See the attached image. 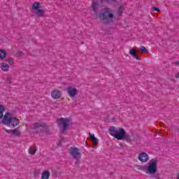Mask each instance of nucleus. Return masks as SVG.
<instances>
[{"label": "nucleus", "instance_id": "1", "mask_svg": "<svg viewBox=\"0 0 179 179\" xmlns=\"http://www.w3.org/2000/svg\"><path fill=\"white\" fill-rule=\"evenodd\" d=\"M110 135L117 139V141H122L127 139V142L131 141V136L126 135L125 130L123 128H117L114 126L109 127Z\"/></svg>", "mask_w": 179, "mask_h": 179}, {"label": "nucleus", "instance_id": "2", "mask_svg": "<svg viewBox=\"0 0 179 179\" xmlns=\"http://www.w3.org/2000/svg\"><path fill=\"white\" fill-rule=\"evenodd\" d=\"M100 20L105 22V23H113L115 20V15H114V10L110 8H106L103 13L99 14Z\"/></svg>", "mask_w": 179, "mask_h": 179}, {"label": "nucleus", "instance_id": "3", "mask_svg": "<svg viewBox=\"0 0 179 179\" xmlns=\"http://www.w3.org/2000/svg\"><path fill=\"white\" fill-rule=\"evenodd\" d=\"M3 123L4 125L9 127V128H15L20 124V120L18 118L15 117H11L9 113H6L3 118Z\"/></svg>", "mask_w": 179, "mask_h": 179}, {"label": "nucleus", "instance_id": "4", "mask_svg": "<svg viewBox=\"0 0 179 179\" xmlns=\"http://www.w3.org/2000/svg\"><path fill=\"white\" fill-rule=\"evenodd\" d=\"M157 159H152L148 163V166L145 169L146 174H155L157 172Z\"/></svg>", "mask_w": 179, "mask_h": 179}, {"label": "nucleus", "instance_id": "5", "mask_svg": "<svg viewBox=\"0 0 179 179\" xmlns=\"http://www.w3.org/2000/svg\"><path fill=\"white\" fill-rule=\"evenodd\" d=\"M69 122H71V120L65 117H60L57 120V124L59 128L62 129L63 132H65L68 129Z\"/></svg>", "mask_w": 179, "mask_h": 179}, {"label": "nucleus", "instance_id": "6", "mask_svg": "<svg viewBox=\"0 0 179 179\" xmlns=\"http://www.w3.org/2000/svg\"><path fill=\"white\" fill-rule=\"evenodd\" d=\"M29 129L33 131H40V132H44L47 131V124L43 122H35L33 125L29 127Z\"/></svg>", "mask_w": 179, "mask_h": 179}, {"label": "nucleus", "instance_id": "7", "mask_svg": "<svg viewBox=\"0 0 179 179\" xmlns=\"http://www.w3.org/2000/svg\"><path fill=\"white\" fill-rule=\"evenodd\" d=\"M69 153L72 157L76 159H80L82 155L80 153V149L75 146H72L69 149Z\"/></svg>", "mask_w": 179, "mask_h": 179}, {"label": "nucleus", "instance_id": "8", "mask_svg": "<svg viewBox=\"0 0 179 179\" xmlns=\"http://www.w3.org/2000/svg\"><path fill=\"white\" fill-rule=\"evenodd\" d=\"M66 92L69 97H71V99H73L74 97H76V94H78V89L72 86H69L66 88Z\"/></svg>", "mask_w": 179, "mask_h": 179}, {"label": "nucleus", "instance_id": "9", "mask_svg": "<svg viewBox=\"0 0 179 179\" xmlns=\"http://www.w3.org/2000/svg\"><path fill=\"white\" fill-rule=\"evenodd\" d=\"M138 159L141 163L149 162V155L146 152H141L138 155Z\"/></svg>", "mask_w": 179, "mask_h": 179}, {"label": "nucleus", "instance_id": "10", "mask_svg": "<svg viewBox=\"0 0 179 179\" xmlns=\"http://www.w3.org/2000/svg\"><path fill=\"white\" fill-rule=\"evenodd\" d=\"M62 96V91L61 90H55L51 92V97L55 100L58 99H61Z\"/></svg>", "mask_w": 179, "mask_h": 179}, {"label": "nucleus", "instance_id": "11", "mask_svg": "<svg viewBox=\"0 0 179 179\" xmlns=\"http://www.w3.org/2000/svg\"><path fill=\"white\" fill-rule=\"evenodd\" d=\"M130 55L133 56V58L135 59H138V61H141V58H139V56L138 55V53H136V51H135V49H131L129 50Z\"/></svg>", "mask_w": 179, "mask_h": 179}, {"label": "nucleus", "instance_id": "12", "mask_svg": "<svg viewBox=\"0 0 179 179\" xmlns=\"http://www.w3.org/2000/svg\"><path fill=\"white\" fill-rule=\"evenodd\" d=\"M50 176H51L50 171L45 170L42 172L41 179H48V178H50Z\"/></svg>", "mask_w": 179, "mask_h": 179}, {"label": "nucleus", "instance_id": "13", "mask_svg": "<svg viewBox=\"0 0 179 179\" xmlns=\"http://www.w3.org/2000/svg\"><path fill=\"white\" fill-rule=\"evenodd\" d=\"M90 135V139L92 141V143L94 145H98L99 144V140L94 136V134H92L91 133H89Z\"/></svg>", "mask_w": 179, "mask_h": 179}, {"label": "nucleus", "instance_id": "14", "mask_svg": "<svg viewBox=\"0 0 179 179\" xmlns=\"http://www.w3.org/2000/svg\"><path fill=\"white\" fill-rule=\"evenodd\" d=\"M1 69L3 72H8V71H9V65L6 63H1Z\"/></svg>", "mask_w": 179, "mask_h": 179}, {"label": "nucleus", "instance_id": "15", "mask_svg": "<svg viewBox=\"0 0 179 179\" xmlns=\"http://www.w3.org/2000/svg\"><path fill=\"white\" fill-rule=\"evenodd\" d=\"M45 13V11L43 9H38V10H36V16H38V17H43L44 16V13Z\"/></svg>", "mask_w": 179, "mask_h": 179}, {"label": "nucleus", "instance_id": "16", "mask_svg": "<svg viewBox=\"0 0 179 179\" xmlns=\"http://www.w3.org/2000/svg\"><path fill=\"white\" fill-rule=\"evenodd\" d=\"M41 8V4L38 2H34L32 5L33 10H37V9H40Z\"/></svg>", "mask_w": 179, "mask_h": 179}, {"label": "nucleus", "instance_id": "17", "mask_svg": "<svg viewBox=\"0 0 179 179\" xmlns=\"http://www.w3.org/2000/svg\"><path fill=\"white\" fill-rule=\"evenodd\" d=\"M6 58V51L3 49H0V59Z\"/></svg>", "mask_w": 179, "mask_h": 179}, {"label": "nucleus", "instance_id": "18", "mask_svg": "<svg viewBox=\"0 0 179 179\" xmlns=\"http://www.w3.org/2000/svg\"><path fill=\"white\" fill-rule=\"evenodd\" d=\"M36 152H37V150L34 147H30L28 150L29 155H36Z\"/></svg>", "mask_w": 179, "mask_h": 179}, {"label": "nucleus", "instance_id": "19", "mask_svg": "<svg viewBox=\"0 0 179 179\" xmlns=\"http://www.w3.org/2000/svg\"><path fill=\"white\" fill-rule=\"evenodd\" d=\"M3 111H5V106L0 105V120L3 117Z\"/></svg>", "mask_w": 179, "mask_h": 179}, {"label": "nucleus", "instance_id": "20", "mask_svg": "<svg viewBox=\"0 0 179 179\" xmlns=\"http://www.w3.org/2000/svg\"><path fill=\"white\" fill-rule=\"evenodd\" d=\"M92 8L94 13H97V3L93 2Z\"/></svg>", "mask_w": 179, "mask_h": 179}, {"label": "nucleus", "instance_id": "21", "mask_svg": "<svg viewBox=\"0 0 179 179\" xmlns=\"http://www.w3.org/2000/svg\"><path fill=\"white\" fill-rule=\"evenodd\" d=\"M123 12H124V6H120L117 13V16H121Z\"/></svg>", "mask_w": 179, "mask_h": 179}, {"label": "nucleus", "instance_id": "22", "mask_svg": "<svg viewBox=\"0 0 179 179\" xmlns=\"http://www.w3.org/2000/svg\"><path fill=\"white\" fill-rule=\"evenodd\" d=\"M6 62H8V64L10 65H13V64H15V62L13 61V59H12V57H8L6 59Z\"/></svg>", "mask_w": 179, "mask_h": 179}, {"label": "nucleus", "instance_id": "23", "mask_svg": "<svg viewBox=\"0 0 179 179\" xmlns=\"http://www.w3.org/2000/svg\"><path fill=\"white\" fill-rule=\"evenodd\" d=\"M140 50H141V52H143V53L148 52V49H146V48L145 46H141Z\"/></svg>", "mask_w": 179, "mask_h": 179}, {"label": "nucleus", "instance_id": "24", "mask_svg": "<svg viewBox=\"0 0 179 179\" xmlns=\"http://www.w3.org/2000/svg\"><path fill=\"white\" fill-rule=\"evenodd\" d=\"M12 134H15V135H20V131H17V129H15L11 130Z\"/></svg>", "mask_w": 179, "mask_h": 179}, {"label": "nucleus", "instance_id": "25", "mask_svg": "<svg viewBox=\"0 0 179 179\" xmlns=\"http://www.w3.org/2000/svg\"><path fill=\"white\" fill-rule=\"evenodd\" d=\"M152 10H155V12H160V9L157 7H152Z\"/></svg>", "mask_w": 179, "mask_h": 179}, {"label": "nucleus", "instance_id": "26", "mask_svg": "<svg viewBox=\"0 0 179 179\" xmlns=\"http://www.w3.org/2000/svg\"><path fill=\"white\" fill-rule=\"evenodd\" d=\"M175 78H176V79H179V72L176 74Z\"/></svg>", "mask_w": 179, "mask_h": 179}, {"label": "nucleus", "instance_id": "27", "mask_svg": "<svg viewBox=\"0 0 179 179\" xmlns=\"http://www.w3.org/2000/svg\"><path fill=\"white\" fill-rule=\"evenodd\" d=\"M174 64L176 66H179V62H176Z\"/></svg>", "mask_w": 179, "mask_h": 179}, {"label": "nucleus", "instance_id": "28", "mask_svg": "<svg viewBox=\"0 0 179 179\" xmlns=\"http://www.w3.org/2000/svg\"><path fill=\"white\" fill-rule=\"evenodd\" d=\"M3 131H5L6 132H7V134H9V131H8V129H6V128H3Z\"/></svg>", "mask_w": 179, "mask_h": 179}, {"label": "nucleus", "instance_id": "29", "mask_svg": "<svg viewBox=\"0 0 179 179\" xmlns=\"http://www.w3.org/2000/svg\"><path fill=\"white\" fill-rule=\"evenodd\" d=\"M178 179H179V174H178Z\"/></svg>", "mask_w": 179, "mask_h": 179}, {"label": "nucleus", "instance_id": "30", "mask_svg": "<svg viewBox=\"0 0 179 179\" xmlns=\"http://www.w3.org/2000/svg\"><path fill=\"white\" fill-rule=\"evenodd\" d=\"M157 179H159V178H157Z\"/></svg>", "mask_w": 179, "mask_h": 179}]
</instances>
